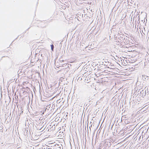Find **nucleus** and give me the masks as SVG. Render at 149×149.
Wrapping results in <instances>:
<instances>
[{
  "label": "nucleus",
  "instance_id": "1",
  "mask_svg": "<svg viewBox=\"0 0 149 149\" xmlns=\"http://www.w3.org/2000/svg\"><path fill=\"white\" fill-rule=\"evenodd\" d=\"M50 132L53 134L56 133V131L55 130V127H51L50 129Z\"/></svg>",
  "mask_w": 149,
  "mask_h": 149
},
{
  "label": "nucleus",
  "instance_id": "2",
  "mask_svg": "<svg viewBox=\"0 0 149 149\" xmlns=\"http://www.w3.org/2000/svg\"><path fill=\"white\" fill-rule=\"evenodd\" d=\"M51 49L52 51H53L54 46L53 45H51Z\"/></svg>",
  "mask_w": 149,
  "mask_h": 149
}]
</instances>
